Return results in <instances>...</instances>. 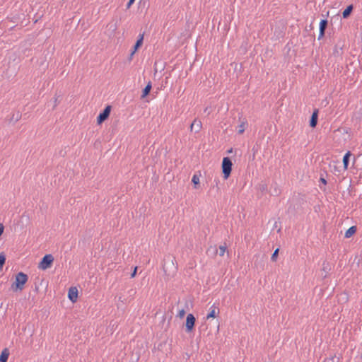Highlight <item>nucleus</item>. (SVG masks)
<instances>
[{"label": "nucleus", "mask_w": 362, "mask_h": 362, "mask_svg": "<svg viewBox=\"0 0 362 362\" xmlns=\"http://www.w3.org/2000/svg\"><path fill=\"white\" fill-rule=\"evenodd\" d=\"M28 281V276L23 272H19L16 274L15 281L12 283L11 289L13 292L21 291L24 289Z\"/></svg>", "instance_id": "f257e3e1"}, {"label": "nucleus", "mask_w": 362, "mask_h": 362, "mask_svg": "<svg viewBox=\"0 0 362 362\" xmlns=\"http://www.w3.org/2000/svg\"><path fill=\"white\" fill-rule=\"evenodd\" d=\"M175 261V257L171 255H165L163 259V269L165 274L170 275V272H175L177 270V267L175 266L174 262Z\"/></svg>", "instance_id": "f03ea898"}, {"label": "nucleus", "mask_w": 362, "mask_h": 362, "mask_svg": "<svg viewBox=\"0 0 362 362\" xmlns=\"http://www.w3.org/2000/svg\"><path fill=\"white\" fill-rule=\"evenodd\" d=\"M233 163L229 157H224L222 160L221 168L224 180H227L232 171Z\"/></svg>", "instance_id": "7ed1b4c3"}, {"label": "nucleus", "mask_w": 362, "mask_h": 362, "mask_svg": "<svg viewBox=\"0 0 362 362\" xmlns=\"http://www.w3.org/2000/svg\"><path fill=\"white\" fill-rule=\"evenodd\" d=\"M54 257L51 254L45 255L38 264V268L42 270H46L52 266Z\"/></svg>", "instance_id": "20e7f679"}, {"label": "nucleus", "mask_w": 362, "mask_h": 362, "mask_svg": "<svg viewBox=\"0 0 362 362\" xmlns=\"http://www.w3.org/2000/svg\"><path fill=\"white\" fill-rule=\"evenodd\" d=\"M196 323V318L192 313H189L187 315L186 321L185 323V332L187 333H191L194 330Z\"/></svg>", "instance_id": "39448f33"}, {"label": "nucleus", "mask_w": 362, "mask_h": 362, "mask_svg": "<svg viewBox=\"0 0 362 362\" xmlns=\"http://www.w3.org/2000/svg\"><path fill=\"white\" fill-rule=\"evenodd\" d=\"M112 110V106L110 105H107L104 110L99 113V115L97 117V124H103L105 120L108 119L110 115V112Z\"/></svg>", "instance_id": "423d86ee"}, {"label": "nucleus", "mask_w": 362, "mask_h": 362, "mask_svg": "<svg viewBox=\"0 0 362 362\" xmlns=\"http://www.w3.org/2000/svg\"><path fill=\"white\" fill-rule=\"evenodd\" d=\"M328 24V21L327 19H322L320 22V28H319V35H318V40H320L325 36V30L327 29Z\"/></svg>", "instance_id": "0eeeda50"}, {"label": "nucleus", "mask_w": 362, "mask_h": 362, "mask_svg": "<svg viewBox=\"0 0 362 362\" xmlns=\"http://www.w3.org/2000/svg\"><path fill=\"white\" fill-rule=\"evenodd\" d=\"M78 291L76 287H71L68 291V298L72 303H76L78 299Z\"/></svg>", "instance_id": "6e6552de"}, {"label": "nucleus", "mask_w": 362, "mask_h": 362, "mask_svg": "<svg viewBox=\"0 0 362 362\" xmlns=\"http://www.w3.org/2000/svg\"><path fill=\"white\" fill-rule=\"evenodd\" d=\"M318 119V110H315L311 115V117L309 121L310 127L312 128H315L317 124Z\"/></svg>", "instance_id": "1a4fd4ad"}, {"label": "nucleus", "mask_w": 362, "mask_h": 362, "mask_svg": "<svg viewBox=\"0 0 362 362\" xmlns=\"http://www.w3.org/2000/svg\"><path fill=\"white\" fill-rule=\"evenodd\" d=\"M202 122L195 119L190 124V130L194 131L196 133L199 132L202 129Z\"/></svg>", "instance_id": "9d476101"}, {"label": "nucleus", "mask_w": 362, "mask_h": 362, "mask_svg": "<svg viewBox=\"0 0 362 362\" xmlns=\"http://www.w3.org/2000/svg\"><path fill=\"white\" fill-rule=\"evenodd\" d=\"M156 94H151V92H142L141 95V100H144L145 102L148 103L150 100H152L156 97L158 92H155Z\"/></svg>", "instance_id": "9b49d317"}, {"label": "nucleus", "mask_w": 362, "mask_h": 362, "mask_svg": "<svg viewBox=\"0 0 362 362\" xmlns=\"http://www.w3.org/2000/svg\"><path fill=\"white\" fill-rule=\"evenodd\" d=\"M144 33H140L138 36L137 40L133 47L134 52H136L142 45L144 41Z\"/></svg>", "instance_id": "f8f14e48"}, {"label": "nucleus", "mask_w": 362, "mask_h": 362, "mask_svg": "<svg viewBox=\"0 0 362 362\" xmlns=\"http://www.w3.org/2000/svg\"><path fill=\"white\" fill-rule=\"evenodd\" d=\"M219 313V308L216 307L214 305L211 307L209 313L206 315V319L215 318Z\"/></svg>", "instance_id": "ddd939ff"}, {"label": "nucleus", "mask_w": 362, "mask_h": 362, "mask_svg": "<svg viewBox=\"0 0 362 362\" xmlns=\"http://www.w3.org/2000/svg\"><path fill=\"white\" fill-rule=\"evenodd\" d=\"M351 156V153L350 151H347L343 157V165H344V170L348 169Z\"/></svg>", "instance_id": "4468645a"}, {"label": "nucleus", "mask_w": 362, "mask_h": 362, "mask_svg": "<svg viewBox=\"0 0 362 362\" xmlns=\"http://www.w3.org/2000/svg\"><path fill=\"white\" fill-rule=\"evenodd\" d=\"M357 230V227L356 226H351L348 230H346L344 237L346 238H349L353 236Z\"/></svg>", "instance_id": "2eb2a0df"}, {"label": "nucleus", "mask_w": 362, "mask_h": 362, "mask_svg": "<svg viewBox=\"0 0 362 362\" xmlns=\"http://www.w3.org/2000/svg\"><path fill=\"white\" fill-rule=\"evenodd\" d=\"M9 356V351L5 348L0 354V362H7Z\"/></svg>", "instance_id": "dca6fc26"}, {"label": "nucleus", "mask_w": 362, "mask_h": 362, "mask_svg": "<svg viewBox=\"0 0 362 362\" xmlns=\"http://www.w3.org/2000/svg\"><path fill=\"white\" fill-rule=\"evenodd\" d=\"M353 9H354V6L352 4H350L349 6H348L342 12L343 18H347L352 13Z\"/></svg>", "instance_id": "f3484780"}, {"label": "nucleus", "mask_w": 362, "mask_h": 362, "mask_svg": "<svg viewBox=\"0 0 362 362\" xmlns=\"http://www.w3.org/2000/svg\"><path fill=\"white\" fill-rule=\"evenodd\" d=\"M331 270V266L329 262L325 261L322 264V271L325 273L324 278L327 277L329 271Z\"/></svg>", "instance_id": "a211bd4d"}, {"label": "nucleus", "mask_w": 362, "mask_h": 362, "mask_svg": "<svg viewBox=\"0 0 362 362\" xmlns=\"http://www.w3.org/2000/svg\"><path fill=\"white\" fill-rule=\"evenodd\" d=\"M192 182L193 183L194 185V187L195 189H198L200 186V183H199V176L197 175V174H194L192 177Z\"/></svg>", "instance_id": "6ab92c4d"}, {"label": "nucleus", "mask_w": 362, "mask_h": 362, "mask_svg": "<svg viewBox=\"0 0 362 362\" xmlns=\"http://www.w3.org/2000/svg\"><path fill=\"white\" fill-rule=\"evenodd\" d=\"M6 255L4 252L0 253V271L3 269L4 265L6 262Z\"/></svg>", "instance_id": "aec40b11"}, {"label": "nucleus", "mask_w": 362, "mask_h": 362, "mask_svg": "<svg viewBox=\"0 0 362 362\" xmlns=\"http://www.w3.org/2000/svg\"><path fill=\"white\" fill-rule=\"evenodd\" d=\"M21 118V113L19 111H18L17 112L13 114V115H12V117H11L10 120L11 121L17 122Z\"/></svg>", "instance_id": "412c9836"}, {"label": "nucleus", "mask_w": 362, "mask_h": 362, "mask_svg": "<svg viewBox=\"0 0 362 362\" xmlns=\"http://www.w3.org/2000/svg\"><path fill=\"white\" fill-rule=\"evenodd\" d=\"M226 250H227V245L226 243H224L223 245H220L219 246V252H218L219 256L223 257L224 255Z\"/></svg>", "instance_id": "4be33fe9"}, {"label": "nucleus", "mask_w": 362, "mask_h": 362, "mask_svg": "<svg viewBox=\"0 0 362 362\" xmlns=\"http://www.w3.org/2000/svg\"><path fill=\"white\" fill-rule=\"evenodd\" d=\"M339 357L337 356H333L332 357H329V358H327L325 361V362H339Z\"/></svg>", "instance_id": "5701e85b"}, {"label": "nucleus", "mask_w": 362, "mask_h": 362, "mask_svg": "<svg viewBox=\"0 0 362 362\" xmlns=\"http://www.w3.org/2000/svg\"><path fill=\"white\" fill-rule=\"evenodd\" d=\"M62 100V98L60 95H57V94L56 93L54 97V105H53V109L57 105V104H59Z\"/></svg>", "instance_id": "b1692460"}, {"label": "nucleus", "mask_w": 362, "mask_h": 362, "mask_svg": "<svg viewBox=\"0 0 362 362\" xmlns=\"http://www.w3.org/2000/svg\"><path fill=\"white\" fill-rule=\"evenodd\" d=\"M279 248H276L271 257V260L272 262H276L279 255Z\"/></svg>", "instance_id": "393cba45"}, {"label": "nucleus", "mask_w": 362, "mask_h": 362, "mask_svg": "<svg viewBox=\"0 0 362 362\" xmlns=\"http://www.w3.org/2000/svg\"><path fill=\"white\" fill-rule=\"evenodd\" d=\"M247 124L246 122H243L239 126L238 134H241L245 132V126Z\"/></svg>", "instance_id": "a878e982"}, {"label": "nucleus", "mask_w": 362, "mask_h": 362, "mask_svg": "<svg viewBox=\"0 0 362 362\" xmlns=\"http://www.w3.org/2000/svg\"><path fill=\"white\" fill-rule=\"evenodd\" d=\"M185 314H186V311L184 308H182L179 310V312L177 315V317H178L180 318H183L185 317Z\"/></svg>", "instance_id": "bb28decb"}, {"label": "nucleus", "mask_w": 362, "mask_h": 362, "mask_svg": "<svg viewBox=\"0 0 362 362\" xmlns=\"http://www.w3.org/2000/svg\"><path fill=\"white\" fill-rule=\"evenodd\" d=\"M259 189L262 192L264 191H267V184H260L259 185Z\"/></svg>", "instance_id": "cd10ccee"}, {"label": "nucleus", "mask_w": 362, "mask_h": 362, "mask_svg": "<svg viewBox=\"0 0 362 362\" xmlns=\"http://www.w3.org/2000/svg\"><path fill=\"white\" fill-rule=\"evenodd\" d=\"M137 269H138L137 267H134L133 272L131 273V275H130L131 278H134L136 276V273H137Z\"/></svg>", "instance_id": "c85d7f7f"}, {"label": "nucleus", "mask_w": 362, "mask_h": 362, "mask_svg": "<svg viewBox=\"0 0 362 362\" xmlns=\"http://www.w3.org/2000/svg\"><path fill=\"white\" fill-rule=\"evenodd\" d=\"M151 90V83L148 82V83L145 86V88L142 90Z\"/></svg>", "instance_id": "c756f323"}, {"label": "nucleus", "mask_w": 362, "mask_h": 362, "mask_svg": "<svg viewBox=\"0 0 362 362\" xmlns=\"http://www.w3.org/2000/svg\"><path fill=\"white\" fill-rule=\"evenodd\" d=\"M135 0H129L127 4V8H129L134 3Z\"/></svg>", "instance_id": "7c9ffc66"}, {"label": "nucleus", "mask_w": 362, "mask_h": 362, "mask_svg": "<svg viewBox=\"0 0 362 362\" xmlns=\"http://www.w3.org/2000/svg\"><path fill=\"white\" fill-rule=\"evenodd\" d=\"M4 230V226L2 223H0V237L3 234Z\"/></svg>", "instance_id": "2f4dec72"}, {"label": "nucleus", "mask_w": 362, "mask_h": 362, "mask_svg": "<svg viewBox=\"0 0 362 362\" xmlns=\"http://www.w3.org/2000/svg\"><path fill=\"white\" fill-rule=\"evenodd\" d=\"M320 182L324 185H327V183L326 179L324 177H322L320 178Z\"/></svg>", "instance_id": "473e14b6"}, {"label": "nucleus", "mask_w": 362, "mask_h": 362, "mask_svg": "<svg viewBox=\"0 0 362 362\" xmlns=\"http://www.w3.org/2000/svg\"><path fill=\"white\" fill-rule=\"evenodd\" d=\"M136 52H134V49H132L131 53H130V55L129 57V60H132V57L134 56V54H135Z\"/></svg>", "instance_id": "72a5a7b5"}, {"label": "nucleus", "mask_w": 362, "mask_h": 362, "mask_svg": "<svg viewBox=\"0 0 362 362\" xmlns=\"http://www.w3.org/2000/svg\"><path fill=\"white\" fill-rule=\"evenodd\" d=\"M162 83H163V81ZM166 85L167 84H165V83H162L160 87L158 88V89L159 90V89H162V88H165L167 87Z\"/></svg>", "instance_id": "f704fd0d"}, {"label": "nucleus", "mask_w": 362, "mask_h": 362, "mask_svg": "<svg viewBox=\"0 0 362 362\" xmlns=\"http://www.w3.org/2000/svg\"><path fill=\"white\" fill-rule=\"evenodd\" d=\"M168 78L165 77V84H168Z\"/></svg>", "instance_id": "c9c22d12"}, {"label": "nucleus", "mask_w": 362, "mask_h": 362, "mask_svg": "<svg viewBox=\"0 0 362 362\" xmlns=\"http://www.w3.org/2000/svg\"><path fill=\"white\" fill-rule=\"evenodd\" d=\"M232 152H233V148H230V149L228 151V153H232Z\"/></svg>", "instance_id": "e433bc0d"}]
</instances>
